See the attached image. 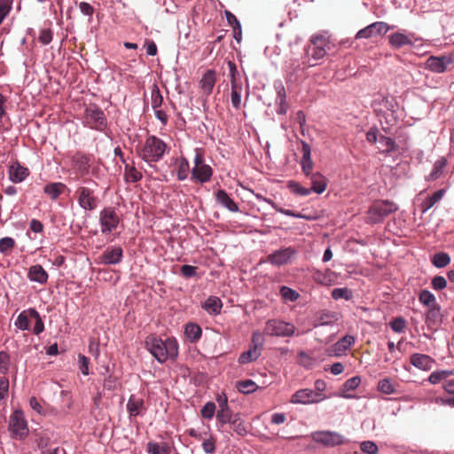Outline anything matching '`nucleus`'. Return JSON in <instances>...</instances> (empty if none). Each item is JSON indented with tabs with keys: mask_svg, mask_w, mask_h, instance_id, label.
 I'll return each instance as SVG.
<instances>
[{
	"mask_svg": "<svg viewBox=\"0 0 454 454\" xmlns=\"http://www.w3.org/2000/svg\"><path fill=\"white\" fill-rule=\"evenodd\" d=\"M397 210L398 207L393 201L387 200L374 201L367 211L365 222L370 224L379 223Z\"/></svg>",
	"mask_w": 454,
	"mask_h": 454,
	"instance_id": "20e7f679",
	"label": "nucleus"
},
{
	"mask_svg": "<svg viewBox=\"0 0 454 454\" xmlns=\"http://www.w3.org/2000/svg\"><path fill=\"white\" fill-rule=\"evenodd\" d=\"M190 172V165L185 158H181L178 163L177 168V179L179 181H184L187 178L188 174Z\"/></svg>",
	"mask_w": 454,
	"mask_h": 454,
	"instance_id": "a18cd8bd",
	"label": "nucleus"
},
{
	"mask_svg": "<svg viewBox=\"0 0 454 454\" xmlns=\"http://www.w3.org/2000/svg\"><path fill=\"white\" fill-rule=\"evenodd\" d=\"M231 428L234 432H236L239 435H246L247 434V429L244 424V421L241 419L239 414H234V418L230 422Z\"/></svg>",
	"mask_w": 454,
	"mask_h": 454,
	"instance_id": "a19ab883",
	"label": "nucleus"
},
{
	"mask_svg": "<svg viewBox=\"0 0 454 454\" xmlns=\"http://www.w3.org/2000/svg\"><path fill=\"white\" fill-rule=\"evenodd\" d=\"M84 119L91 129L101 131L106 127L105 114L98 107L93 106L86 108Z\"/></svg>",
	"mask_w": 454,
	"mask_h": 454,
	"instance_id": "1a4fd4ad",
	"label": "nucleus"
},
{
	"mask_svg": "<svg viewBox=\"0 0 454 454\" xmlns=\"http://www.w3.org/2000/svg\"><path fill=\"white\" fill-rule=\"evenodd\" d=\"M233 418L234 415L231 413L229 407L220 409L216 413V419L223 426L230 423Z\"/></svg>",
	"mask_w": 454,
	"mask_h": 454,
	"instance_id": "8fccbe9b",
	"label": "nucleus"
},
{
	"mask_svg": "<svg viewBox=\"0 0 454 454\" xmlns=\"http://www.w3.org/2000/svg\"><path fill=\"white\" fill-rule=\"evenodd\" d=\"M12 0H0V25L12 10Z\"/></svg>",
	"mask_w": 454,
	"mask_h": 454,
	"instance_id": "bf43d9fd",
	"label": "nucleus"
},
{
	"mask_svg": "<svg viewBox=\"0 0 454 454\" xmlns=\"http://www.w3.org/2000/svg\"><path fill=\"white\" fill-rule=\"evenodd\" d=\"M184 333L192 342H196L200 338L202 330L197 324L189 323L185 326Z\"/></svg>",
	"mask_w": 454,
	"mask_h": 454,
	"instance_id": "e433bc0d",
	"label": "nucleus"
},
{
	"mask_svg": "<svg viewBox=\"0 0 454 454\" xmlns=\"http://www.w3.org/2000/svg\"><path fill=\"white\" fill-rule=\"evenodd\" d=\"M332 297L334 300L344 299L346 301H349L353 297L352 291L347 287L342 288H334L332 291Z\"/></svg>",
	"mask_w": 454,
	"mask_h": 454,
	"instance_id": "de8ad7c7",
	"label": "nucleus"
},
{
	"mask_svg": "<svg viewBox=\"0 0 454 454\" xmlns=\"http://www.w3.org/2000/svg\"><path fill=\"white\" fill-rule=\"evenodd\" d=\"M444 193L445 191L441 189L434 192L432 196L427 197L420 205L421 211L425 213L433 207L439 200H442Z\"/></svg>",
	"mask_w": 454,
	"mask_h": 454,
	"instance_id": "c9c22d12",
	"label": "nucleus"
},
{
	"mask_svg": "<svg viewBox=\"0 0 454 454\" xmlns=\"http://www.w3.org/2000/svg\"><path fill=\"white\" fill-rule=\"evenodd\" d=\"M222 306V301L218 297L210 296L203 303L202 308L209 314L217 315L220 313Z\"/></svg>",
	"mask_w": 454,
	"mask_h": 454,
	"instance_id": "f704fd0d",
	"label": "nucleus"
},
{
	"mask_svg": "<svg viewBox=\"0 0 454 454\" xmlns=\"http://www.w3.org/2000/svg\"><path fill=\"white\" fill-rule=\"evenodd\" d=\"M312 439L325 446L334 447L344 443V437L340 434L333 431H321L312 434Z\"/></svg>",
	"mask_w": 454,
	"mask_h": 454,
	"instance_id": "9b49d317",
	"label": "nucleus"
},
{
	"mask_svg": "<svg viewBox=\"0 0 454 454\" xmlns=\"http://www.w3.org/2000/svg\"><path fill=\"white\" fill-rule=\"evenodd\" d=\"M329 40L323 35H316L310 38V44L308 48L307 54L315 61L322 59L327 52Z\"/></svg>",
	"mask_w": 454,
	"mask_h": 454,
	"instance_id": "6e6552de",
	"label": "nucleus"
},
{
	"mask_svg": "<svg viewBox=\"0 0 454 454\" xmlns=\"http://www.w3.org/2000/svg\"><path fill=\"white\" fill-rule=\"evenodd\" d=\"M378 390L385 395H391L395 392V386L391 383L390 380L387 378H385L379 381Z\"/></svg>",
	"mask_w": 454,
	"mask_h": 454,
	"instance_id": "3c124183",
	"label": "nucleus"
},
{
	"mask_svg": "<svg viewBox=\"0 0 454 454\" xmlns=\"http://www.w3.org/2000/svg\"><path fill=\"white\" fill-rule=\"evenodd\" d=\"M169 447L166 443L150 442L147 444V451L150 454H168Z\"/></svg>",
	"mask_w": 454,
	"mask_h": 454,
	"instance_id": "37998d69",
	"label": "nucleus"
},
{
	"mask_svg": "<svg viewBox=\"0 0 454 454\" xmlns=\"http://www.w3.org/2000/svg\"><path fill=\"white\" fill-rule=\"evenodd\" d=\"M414 34L406 35L403 32H395L388 35V43L394 49H400L403 46L413 45L412 37Z\"/></svg>",
	"mask_w": 454,
	"mask_h": 454,
	"instance_id": "f3484780",
	"label": "nucleus"
},
{
	"mask_svg": "<svg viewBox=\"0 0 454 454\" xmlns=\"http://www.w3.org/2000/svg\"><path fill=\"white\" fill-rule=\"evenodd\" d=\"M453 375V371L449 370H442V371H436L433 372L430 376L428 377V381L431 384H438L443 380H446L447 378Z\"/></svg>",
	"mask_w": 454,
	"mask_h": 454,
	"instance_id": "ea45409f",
	"label": "nucleus"
},
{
	"mask_svg": "<svg viewBox=\"0 0 454 454\" xmlns=\"http://www.w3.org/2000/svg\"><path fill=\"white\" fill-rule=\"evenodd\" d=\"M15 247V240L12 238L5 237L0 239V252L8 254Z\"/></svg>",
	"mask_w": 454,
	"mask_h": 454,
	"instance_id": "4d7b16f0",
	"label": "nucleus"
},
{
	"mask_svg": "<svg viewBox=\"0 0 454 454\" xmlns=\"http://www.w3.org/2000/svg\"><path fill=\"white\" fill-rule=\"evenodd\" d=\"M36 444L37 447L42 450V454H46L47 447L50 444V437L46 434H38Z\"/></svg>",
	"mask_w": 454,
	"mask_h": 454,
	"instance_id": "338daca9",
	"label": "nucleus"
},
{
	"mask_svg": "<svg viewBox=\"0 0 454 454\" xmlns=\"http://www.w3.org/2000/svg\"><path fill=\"white\" fill-rule=\"evenodd\" d=\"M431 262L436 268H444L450 263V256L445 252H438L433 255Z\"/></svg>",
	"mask_w": 454,
	"mask_h": 454,
	"instance_id": "4c0bfd02",
	"label": "nucleus"
},
{
	"mask_svg": "<svg viewBox=\"0 0 454 454\" xmlns=\"http://www.w3.org/2000/svg\"><path fill=\"white\" fill-rule=\"evenodd\" d=\"M392 330L395 333H403L406 327V321L403 317H396L390 322Z\"/></svg>",
	"mask_w": 454,
	"mask_h": 454,
	"instance_id": "e2e57ef3",
	"label": "nucleus"
},
{
	"mask_svg": "<svg viewBox=\"0 0 454 454\" xmlns=\"http://www.w3.org/2000/svg\"><path fill=\"white\" fill-rule=\"evenodd\" d=\"M411 364L423 371L431 369L434 360L427 355L415 353L410 357Z\"/></svg>",
	"mask_w": 454,
	"mask_h": 454,
	"instance_id": "b1692460",
	"label": "nucleus"
},
{
	"mask_svg": "<svg viewBox=\"0 0 454 454\" xmlns=\"http://www.w3.org/2000/svg\"><path fill=\"white\" fill-rule=\"evenodd\" d=\"M167 150V145L156 136H149L137 151L138 156L147 163L160 160Z\"/></svg>",
	"mask_w": 454,
	"mask_h": 454,
	"instance_id": "f03ea898",
	"label": "nucleus"
},
{
	"mask_svg": "<svg viewBox=\"0 0 454 454\" xmlns=\"http://www.w3.org/2000/svg\"><path fill=\"white\" fill-rule=\"evenodd\" d=\"M145 409L144 400L140 397H137L131 395L128 400L127 411L131 417H136L141 413Z\"/></svg>",
	"mask_w": 454,
	"mask_h": 454,
	"instance_id": "7c9ffc66",
	"label": "nucleus"
},
{
	"mask_svg": "<svg viewBox=\"0 0 454 454\" xmlns=\"http://www.w3.org/2000/svg\"><path fill=\"white\" fill-rule=\"evenodd\" d=\"M355 344V337L352 335H345L334 343L330 348V355L340 356L345 354Z\"/></svg>",
	"mask_w": 454,
	"mask_h": 454,
	"instance_id": "dca6fc26",
	"label": "nucleus"
},
{
	"mask_svg": "<svg viewBox=\"0 0 454 454\" xmlns=\"http://www.w3.org/2000/svg\"><path fill=\"white\" fill-rule=\"evenodd\" d=\"M360 449L364 453L366 454H377L379 448L377 444L372 441H364L360 443Z\"/></svg>",
	"mask_w": 454,
	"mask_h": 454,
	"instance_id": "6e6d98bb",
	"label": "nucleus"
},
{
	"mask_svg": "<svg viewBox=\"0 0 454 454\" xmlns=\"http://www.w3.org/2000/svg\"><path fill=\"white\" fill-rule=\"evenodd\" d=\"M442 313L440 305H434L428 308L426 313V324L430 329H436L442 323Z\"/></svg>",
	"mask_w": 454,
	"mask_h": 454,
	"instance_id": "412c9836",
	"label": "nucleus"
},
{
	"mask_svg": "<svg viewBox=\"0 0 454 454\" xmlns=\"http://www.w3.org/2000/svg\"><path fill=\"white\" fill-rule=\"evenodd\" d=\"M308 177H309L311 181V192L321 194L325 191L327 186V180L325 176H324L321 173H312Z\"/></svg>",
	"mask_w": 454,
	"mask_h": 454,
	"instance_id": "bb28decb",
	"label": "nucleus"
},
{
	"mask_svg": "<svg viewBox=\"0 0 454 454\" xmlns=\"http://www.w3.org/2000/svg\"><path fill=\"white\" fill-rule=\"evenodd\" d=\"M102 233H110L114 231L120 222L119 216L113 207L104 208L99 215Z\"/></svg>",
	"mask_w": 454,
	"mask_h": 454,
	"instance_id": "9d476101",
	"label": "nucleus"
},
{
	"mask_svg": "<svg viewBox=\"0 0 454 454\" xmlns=\"http://www.w3.org/2000/svg\"><path fill=\"white\" fill-rule=\"evenodd\" d=\"M28 169L16 162L9 168V177L13 183H20L28 176Z\"/></svg>",
	"mask_w": 454,
	"mask_h": 454,
	"instance_id": "c85d7f7f",
	"label": "nucleus"
},
{
	"mask_svg": "<svg viewBox=\"0 0 454 454\" xmlns=\"http://www.w3.org/2000/svg\"><path fill=\"white\" fill-rule=\"evenodd\" d=\"M236 387L243 394L253 393L257 388V385L251 380L238 381Z\"/></svg>",
	"mask_w": 454,
	"mask_h": 454,
	"instance_id": "c03bdc74",
	"label": "nucleus"
},
{
	"mask_svg": "<svg viewBox=\"0 0 454 454\" xmlns=\"http://www.w3.org/2000/svg\"><path fill=\"white\" fill-rule=\"evenodd\" d=\"M360 383H361L360 377H358V376L352 377L344 382V384L342 386V390L343 391L355 390L356 388L358 387Z\"/></svg>",
	"mask_w": 454,
	"mask_h": 454,
	"instance_id": "680f3d73",
	"label": "nucleus"
},
{
	"mask_svg": "<svg viewBox=\"0 0 454 454\" xmlns=\"http://www.w3.org/2000/svg\"><path fill=\"white\" fill-rule=\"evenodd\" d=\"M334 272L330 269H326L325 271L316 270L312 278L315 282L322 286H332L334 282Z\"/></svg>",
	"mask_w": 454,
	"mask_h": 454,
	"instance_id": "c756f323",
	"label": "nucleus"
},
{
	"mask_svg": "<svg viewBox=\"0 0 454 454\" xmlns=\"http://www.w3.org/2000/svg\"><path fill=\"white\" fill-rule=\"evenodd\" d=\"M122 257L123 250L121 247H110L99 256V262L104 264H118Z\"/></svg>",
	"mask_w": 454,
	"mask_h": 454,
	"instance_id": "2eb2a0df",
	"label": "nucleus"
},
{
	"mask_svg": "<svg viewBox=\"0 0 454 454\" xmlns=\"http://www.w3.org/2000/svg\"><path fill=\"white\" fill-rule=\"evenodd\" d=\"M124 164V179L126 182L137 183L142 179V173L134 166L133 163L129 164L125 162Z\"/></svg>",
	"mask_w": 454,
	"mask_h": 454,
	"instance_id": "72a5a7b5",
	"label": "nucleus"
},
{
	"mask_svg": "<svg viewBox=\"0 0 454 454\" xmlns=\"http://www.w3.org/2000/svg\"><path fill=\"white\" fill-rule=\"evenodd\" d=\"M431 286L434 290H442L447 286V281L442 276H435L431 280Z\"/></svg>",
	"mask_w": 454,
	"mask_h": 454,
	"instance_id": "774afa93",
	"label": "nucleus"
},
{
	"mask_svg": "<svg viewBox=\"0 0 454 454\" xmlns=\"http://www.w3.org/2000/svg\"><path fill=\"white\" fill-rule=\"evenodd\" d=\"M302 159L301 160V169L306 176L312 174L313 161L311 160V149L308 143L302 142Z\"/></svg>",
	"mask_w": 454,
	"mask_h": 454,
	"instance_id": "5701e85b",
	"label": "nucleus"
},
{
	"mask_svg": "<svg viewBox=\"0 0 454 454\" xmlns=\"http://www.w3.org/2000/svg\"><path fill=\"white\" fill-rule=\"evenodd\" d=\"M448 162L444 157H441L438 159L433 167L431 173L426 176L427 181H435L439 179L444 172V168H446Z\"/></svg>",
	"mask_w": 454,
	"mask_h": 454,
	"instance_id": "473e14b6",
	"label": "nucleus"
},
{
	"mask_svg": "<svg viewBox=\"0 0 454 454\" xmlns=\"http://www.w3.org/2000/svg\"><path fill=\"white\" fill-rule=\"evenodd\" d=\"M240 90L241 87L239 89L237 84L231 85V100L232 106L237 110L240 109L241 106Z\"/></svg>",
	"mask_w": 454,
	"mask_h": 454,
	"instance_id": "603ef678",
	"label": "nucleus"
},
{
	"mask_svg": "<svg viewBox=\"0 0 454 454\" xmlns=\"http://www.w3.org/2000/svg\"><path fill=\"white\" fill-rule=\"evenodd\" d=\"M294 253L292 247L278 250L268 256V261L274 265H283L288 262Z\"/></svg>",
	"mask_w": 454,
	"mask_h": 454,
	"instance_id": "6ab92c4d",
	"label": "nucleus"
},
{
	"mask_svg": "<svg viewBox=\"0 0 454 454\" xmlns=\"http://www.w3.org/2000/svg\"><path fill=\"white\" fill-rule=\"evenodd\" d=\"M84 185H80L75 191V195L79 206L86 211H93L98 206L99 200L95 192L98 187L97 182L91 178L83 180Z\"/></svg>",
	"mask_w": 454,
	"mask_h": 454,
	"instance_id": "7ed1b4c3",
	"label": "nucleus"
},
{
	"mask_svg": "<svg viewBox=\"0 0 454 454\" xmlns=\"http://www.w3.org/2000/svg\"><path fill=\"white\" fill-rule=\"evenodd\" d=\"M72 161L82 176L89 173L91 161L90 155L77 152L72 157Z\"/></svg>",
	"mask_w": 454,
	"mask_h": 454,
	"instance_id": "aec40b11",
	"label": "nucleus"
},
{
	"mask_svg": "<svg viewBox=\"0 0 454 454\" xmlns=\"http://www.w3.org/2000/svg\"><path fill=\"white\" fill-rule=\"evenodd\" d=\"M27 278L31 281H35L39 284H45L48 280V273L41 265L35 264L29 268Z\"/></svg>",
	"mask_w": 454,
	"mask_h": 454,
	"instance_id": "cd10ccee",
	"label": "nucleus"
},
{
	"mask_svg": "<svg viewBox=\"0 0 454 454\" xmlns=\"http://www.w3.org/2000/svg\"><path fill=\"white\" fill-rule=\"evenodd\" d=\"M191 174V178L193 182L204 184L211 179L213 169L209 165L205 164L202 166L193 167Z\"/></svg>",
	"mask_w": 454,
	"mask_h": 454,
	"instance_id": "a211bd4d",
	"label": "nucleus"
},
{
	"mask_svg": "<svg viewBox=\"0 0 454 454\" xmlns=\"http://www.w3.org/2000/svg\"><path fill=\"white\" fill-rule=\"evenodd\" d=\"M295 326L288 322L270 319L265 323L263 333L269 336L291 337L295 333Z\"/></svg>",
	"mask_w": 454,
	"mask_h": 454,
	"instance_id": "39448f33",
	"label": "nucleus"
},
{
	"mask_svg": "<svg viewBox=\"0 0 454 454\" xmlns=\"http://www.w3.org/2000/svg\"><path fill=\"white\" fill-rule=\"evenodd\" d=\"M8 428L14 439L23 440L28 435L27 422L21 411L17 410L12 413Z\"/></svg>",
	"mask_w": 454,
	"mask_h": 454,
	"instance_id": "423d86ee",
	"label": "nucleus"
},
{
	"mask_svg": "<svg viewBox=\"0 0 454 454\" xmlns=\"http://www.w3.org/2000/svg\"><path fill=\"white\" fill-rule=\"evenodd\" d=\"M380 150L383 153H389L395 150V140L390 137L380 135L379 137Z\"/></svg>",
	"mask_w": 454,
	"mask_h": 454,
	"instance_id": "58836bf2",
	"label": "nucleus"
},
{
	"mask_svg": "<svg viewBox=\"0 0 454 454\" xmlns=\"http://www.w3.org/2000/svg\"><path fill=\"white\" fill-rule=\"evenodd\" d=\"M452 65L451 58L449 55L431 56L427 59V68L434 73H443L448 67Z\"/></svg>",
	"mask_w": 454,
	"mask_h": 454,
	"instance_id": "4468645a",
	"label": "nucleus"
},
{
	"mask_svg": "<svg viewBox=\"0 0 454 454\" xmlns=\"http://www.w3.org/2000/svg\"><path fill=\"white\" fill-rule=\"evenodd\" d=\"M215 199L219 204L226 207L231 212H238L239 207L234 200L230 198L224 190H218L215 193Z\"/></svg>",
	"mask_w": 454,
	"mask_h": 454,
	"instance_id": "2f4dec72",
	"label": "nucleus"
},
{
	"mask_svg": "<svg viewBox=\"0 0 454 454\" xmlns=\"http://www.w3.org/2000/svg\"><path fill=\"white\" fill-rule=\"evenodd\" d=\"M288 187L294 193L300 196H308L311 193L310 188L303 187L299 183L294 181H289Z\"/></svg>",
	"mask_w": 454,
	"mask_h": 454,
	"instance_id": "5fc2aeb1",
	"label": "nucleus"
},
{
	"mask_svg": "<svg viewBox=\"0 0 454 454\" xmlns=\"http://www.w3.org/2000/svg\"><path fill=\"white\" fill-rule=\"evenodd\" d=\"M145 347L160 363L174 359L178 354V345L173 338L161 340L156 335H150L145 340Z\"/></svg>",
	"mask_w": 454,
	"mask_h": 454,
	"instance_id": "f257e3e1",
	"label": "nucleus"
},
{
	"mask_svg": "<svg viewBox=\"0 0 454 454\" xmlns=\"http://www.w3.org/2000/svg\"><path fill=\"white\" fill-rule=\"evenodd\" d=\"M323 398L324 397L322 394L315 392L311 389L305 388L296 391L292 395L290 402L292 403L309 404L317 403Z\"/></svg>",
	"mask_w": 454,
	"mask_h": 454,
	"instance_id": "ddd939ff",
	"label": "nucleus"
},
{
	"mask_svg": "<svg viewBox=\"0 0 454 454\" xmlns=\"http://www.w3.org/2000/svg\"><path fill=\"white\" fill-rule=\"evenodd\" d=\"M216 82V74L214 70H207L202 76L200 83L206 96H209Z\"/></svg>",
	"mask_w": 454,
	"mask_h": 454,
	"instance_id": "a878e982",
	"label": "nucleus"
},
{
	"mask_svg": "<svg viewBox=\"0 0 454 454\" xmlns=\"http://www.w3.org/2000/svg\"><path fill=\"white\" fill-rule=\"evenodd\" d=\"M67 190V186L60 182L50 183L43 187V192L52 200H56Z\"/></svg>",
	"mask_w": 454,
	"mask_h": 454,
	"instance_id": "393cba45",
	"label": "nucleus"
},
{
	"mask_svg": "<svg viewBox=\"0 0 454 454\" xmlns=\"http://www.w3.org/2000/svg\"><path fill=\"white\" fill-rule=\"evenodd\" d=\"M29 314L26 311L21 312L15 322V325L20 330H27L29 328Z\"/></svg>",
	"mask_w": 454,
	"mask_h": 454,
	"instance_id": "13d9d810",
	"label": "nucleus"
},
{
	"mask_svg": "<svg viewBox=\"0 0 454 454\" xmlns=\"http://www.w3.org/2000/svg\"><path fill=\"white\" fill-rule=\"evenodd\" d=\"M280 294L285 301H295L300 297L295 290L285 286L280 288Z\"/></svg>",
	"mask_w": 454,
	"mask_h": 454,
	"instance_id": "864d4df0",
	"label": "nucleus"
},
{
	"mask_svg": "<svg viewBox=\"0 0 454 454\" xmlns=\"http://www.w3.org/2000/svg\"><path fill=\"white\" fill-rule=\"evenodd\" d=\"M52 38L53 33L51 29H42L40 31L38 41L43 45H48L52 41Z\"/></svg>",
	"mask_w": 454,
	"mask_h": 454,
	"instance_id": "0e129e2a",
	"label": "nucleus"
},
{
	"mask_svg": "<svg viewBox=\"0 0 454 454\" xmlns=\"http://www.w3.org/2000/svg\"><path fill=\"white\" fill-rule=\"evenodd\" d=\"M419 300L428 308L438 305L435 296L428 290H422L419 295Z\"/></svg>",
	"mask_w": 454,
	"mask_h": 454,
	"instance_id": "49530a36",
	"label": "nucleus"
},
{
	"mask_svg": "<svg viewBox=\"0 0 454 454\" xmlns=\"http://www.w3.org/2000/svg\"><path fill=\"white\" fill-rule=\"evenodd\" d=\"M264 338L262 333L259 331H254L252 334L250 348L239 356L238 359L239 363L246 364L255 361L261 356Z\"/></svg>",
	"mask_w": 454,
	"mask_h": 454,
	"instance_id": "0eeeda50",
	"label": "nucleus"
},
{
	"mask_svg": "<svg viewBox=\"0 0 454 454\" xmlns=\"http://www.w3.org/2000/svg\"><path fill=\"white\" fill-rule=\"evenodd\" d=\"M10 368V356L4 351H0V373H6Z\"/></svg>",
	"mask_w": 454,
	"mask_h": 454,
	"instance_id": "69168bd1",
	"label": "nucleus"
},
{
	"mask_svg": "<svg viewBox=\"0 0 454 454\" xmlns=\"http://www.w3.org/2000/svg\"><path fill=\"white\" fill-rule=\"evenodd\" d=\"M215 404L213 402H207L201 409V416L204 419H211L215 411Z\"/></svg>",
	"mask_w": 454,
	"mask_h": 454,
	"instance_id": "052dcab7",
	"label": "nucleus"
},
{
	"mask_svg": "<svg viewBox=\"0 0 454 454\" xmlns=\"http://www.w3.org/2000/svg\"><path fill=\"white\" fill-rule=\"evenodd\" d=\"M390 29V27L383 21L374 22L364 28L360 29L356 35V39L372 38L377 35H384Z\"/></svg>",
	"mask_w": 454,
	"mask_h": 454,
	"instance_id": "f8f14e48",
	"label": "nucleus"
},
{
	"mask_svg": "<svg viewBox=\"0 0 454 454\" xmlns=\"http://www.w3.org/2000/svg\"><path fill=\"white\" fill-rule=\"evenodd\" d=\"M339 320L338 313L330 310H321L317 313L313 323L314 327L329 325Z\"/></svg>",
	"mask_w": 454,
	"mask_h": 454,
	"instance_id": "4be33fe9",
	"label": "nucleus"
},
{
	"mask_svg": "<svg viewBox=\"0 0 454 454\" xmlns=\"http://www.w3.org/2000/svg\"><path fill=\"white\" fill-rule=\"evenodd\" d=\"M152 100V107L153 109L160 108L163 104V97L160 91V89L157 85H153V89L152 90L151 94Z\"/></svg>",
	"mask_w": 454,
	"mask_h": 454,
	"instance_id": "09e8293b",
	"label": "nucleus"
},
{
	"mask_svg": "<svg viewBox=\"0 0 454 454\" xmlns=\"http://www.w3.org/2000/svg\"><path fill=\"white\" fill-rule=\"evenodd\" d=\"M27 313L29 314V317L35 320V325L34 327V333L38 335L44 330V324L38 313V311L35 309H29Z\"/></svg>",
	"mask_w": 454,
	"mask_h": 454,
	"instance_id": "79ce46f5",
	"label": "nucleus"
}]
</instances>
